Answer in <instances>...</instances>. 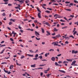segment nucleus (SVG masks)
<instances>
[{
	"label": "nucleus",
	"instance_id": "obj_1",
	"mask_svg": "<svg viewBox=\"0 0 78 78\" xmlns=\"http://www.w3.org/2000/svg\"><path fill=\"white\" fill-rule=\"evenodd\" d=\"M75 63H76V61L74 60L71 64V66H77L78 65L75 64Z\"/></svg>",
	"mask_w": 78,
	"mask_h": 78
},
{
	"label": "nucleus",
	"instance_id": "obj_2",
	"mask_svg": "<svg viewBox=\"0 0 78 78\" xmlns=\"http://www.w3.org/2000/svg\"><path fill=\"white\" fill-rule=\"evenodd\" d=\"M58 41H56V42H53L51 44L52 45H53L54 44V46H57V45H58Z\"/></svg>",
	"mask_w": 78,
	"mask_h": 78
},
{
	"label": "nucleus",
	"instance_id": "obj_3",
	"mask_svg": "<svg viewBox=\"0 0 78 78\" xmlns=\"http://www.w3.org/2000/svg\"><path fill=\"white\" fill-rule=\"evenodd\" d=\"M35 34L36 36H37V35L39 36V35H40V34H39V33L38 32L36 31H35Z\"/></svg>",
	"mask_w": 78,
	"mask_h": 78
},
{
	"label": "nucleus",
	"instance_id": "obj_4",
	"mask_svg": "<svg viewBox=\"0 0 78 78\" xmlns=\"http://www.w3.org/2000/svg\"><path fill=\"white\" fill-rule=\"evenodd\" d=\"M55 65L56 66H60V67H61V66H62V65H59L58 64L57 62H55Z\"/></svg>",
	"mask_w": 78,
	"mask_h": 78
},
{
	"label": "nucleus",
	"instance_id": "obj_5",
	"mask_svg": "<svg viewBox=\"0 0 78 78\" xmlns=\"http://www.w3.org/2000/svg\"><path fill=\"white\" fill-rule=\"evenodd\" d=\"M27 56H28L29 57H33V56H34V55H31L29 54H27Z\"/></svg>",
	"mask_w": 78,
	"mask_h": 78
},
{
	"label": "nucleus",
	"instance_id": "obj_6",
	"mask_svg": "<svg viewBox=\"0 0 78 78\" xmlns=\"http://www.w3.org/2000/svg\"><path fill=\"white\" fill-rule=\"evenodd\" d=\"M51 60L52 61H55V58L54 57H53L51 58Z\"/></svg>",
	"mask_w": 78,
	"mask_h": 78
},
{
	"label": "nucleus",
	"instance_id": "obj_7",
	"mask_svg": "<svg viewBox=\"0 0 78 78\" xmlns=\"http://www.w3.org/2000/svg\"><path fill=\"white\" fill-rule=\"evenodd\" d=\"M50 68H48V69H47V70H44V73H47V72H48V71H49V70H50Z\"/></svg>",
	"mask_w": 78,
	"mask_h": 78
},
{
	"label": "nucleus",
	"instance_id": "obj_8",
	"mask_svg": "<svg viewBox=\"0 0 78 78\" xmlns=\"http://www.w3.org/2000/svg\"><path fill=\"white\" fill-rule=\"evenodd\" d=\"M37 16L39 18H41V13L40 12L38 13Z\"/></svg>",
	"mask_w": 78,
	"mask_h": 78
},
{
	"label": "nucleus",
	"instance_id": "obj_9",
	"mask_svg": "<svg viewBox=\"0 0 78 78\" xmlns=\"http://www.w3.org/2000/svg\"><path fill=\"white\" fill-rule=\"evenodd\" d=\"M46 32L47 33H48V34H46V36H48L50 35V33L49 32H48V31H47Z\"/></svg>",
	"mask_w": 78,
	"mask_h": 78
},
{
	"label": "nucleus",
	"instance_id": "obj_10",
	"mask_svg": "<svg viewBox=\"0 0 78 78\" xmlns=\"http://www.w3.org/2000/svg\"><path fill=\"white\" fill-rule=\"evenodd\" d=\"M53 31L55 32H57L58 31V29H56V28H54V29H53Z\"/></svg>",
	"mask_w": 78,
	"mask_h": 78
},
{
	"label": "nucleus",
	"instance_id": "obj_11",
	"mask_svg": "<svg viewBox=\"0 0 78 78\" xmlns=\"http://www.w3.org/2000/svg\"><path fill=\"white\" fill-rule=\"evenodd\" d=\"M58 71H59V72H62V73H66V72L65 71L63 70H58Z\"/></svg>",
	"mask_w": 78,
	"mask_h": 78
},
{
	"label": "nucleus",
	"instance_id": "obj_12",
	"mask_svg": "<svg viewBox=\"0 0 78 78\" xmlns=\"http://www.w3.org/2000/svg\"><path fill=\"white\" fill-rule=\"evenodd\" d=\"M59 16V15H58L57 14H55L54 16V17H55V19H57V17H56V16Z\"/></svg>",
	"mask_w": 78,
	"mask_h": 78
},
{
	"label": "nucleus",
	"instance_id": "obj_13",
	"mask_svg": "<svg viewBox=\"0 0 78 78\" xmlns=\"http://www.w3.org/2000/svg\"><path fill=\"white\" fill-rule=\"evenodd\" d=\"M46 25H47L48 26V27H50V24L48 23V22H46Z\"/></svg>",
	"mask_w": 78,
	"mask_h": 78
},
{
	"label": "nucleus",
	"instance_id": "obj_14",
	"mask_svg": "<svg viewBox=\"0 0 78 78\" xmlns=\"http://www.w3.org/2000/svg\"><path fill=\"white\" fill-rule=\"evenodd\" d=\"M50 53H46L45 55V57H47L48 56V55H49V54Z\"/></svg>",
	"mask_w": 78,
	"mask_h": 78
},
{
	"label": "nucleus",
	"instance_id": "obj_15",
	"mask_svg": "<svg viewBox=\"0 0 78 78\" xmlns=\"http://www.w3.org/2000/svg\"><path fill=\"white\" fill-rule=\"evenodd\" d=\"M31 67H36V64H34L31 65Z\"/></svg>",
	"mask_w": 78,
	"mask_h": 78
},
{
	"label": "nucleus",
	"instance_id": "obj_16",
	"mask_svg": "<svg viewBox=\"0 0 78 78\" xmlns=\"http://www.w3.org/2000/svg\"><path fill=\"white\" fill-rule=\"evenodd\" d=\"M66 60L69 62H72V60L71 59H66Z\"/></svg>",
	"mask_w": 78,
	"mask_h": 78
},
{
	"label": "nucleus",
	"instance_id": "obj_17",
	"mask_svg": "<svg viewBox=\"0 0 78 78\" xmlns=\"http://www.w3.org/2000/svg\"><path fill=\"white\" fill-rule=\"evenodd\" d=\"M13 67H14V66H13L12 65L11 66L9 67V69H12L13 68Z\"/></svg>",
	"mask_w": 78,
	"mask_h": 78
},
{
	"label": "nucleus",
	"instance_id": "obj_18",
	"mask_svg": "<svg viewBox=\"0 0 78 78\" xmlns=\"http://www.w3.org/2000/svg\"><path fill=\"white\" fill-rule=\"evenodd\" d=\"M56 37H61V36L60 35V34H58L57 35H56Z\"/></svg>",
	"mask_w": 78,
	"mask_h": 78
},
{
	"label": "nucleus",
	"instance_id": "obj_19",
	"mask_svg": "<svg viewBox=\"0 0 78 78\" xmlns=\"http://www.w3.org/2000/svg\"><path fill=\"white\" fill-rule=\"evenodd\" d=\"M30 2V0H27L25 1L26 3H29Z\"/></svg>",
	"mask_w": 78,
	"mask_h": 78
},
{
	"label": "nucleus",
	"instance_id": "obj_20",
	"mask_svg": "<svg viewBox=\"0 0 78 78\" xmlns=\"http://www.w3.org/2000/svg\"><path fill=\"white\" fill-rule=\"evenodd\" d=\"M19 2L20 3H24V2H23V1L22 0H20L19 1Z\"/></svg>",
	"mask_w": 78,
	"mask_h": 78
},
{
	"label": "nucleus",
	"instance_id": "obj_21",
	"mask_svg": "<svg viewBox=\"0 0 78 78\" xmlns=\"http://www.w3.org/2000/svg\"><path fill=\"white\" fill-rule=\"evenodd\" d=\"M5 50V49H4L1 52V54H2V53H3V52H4V51Z\"/></svg>",
	"mask_w": 78,
	"mask_h": 78
},
{
	"label": "nucleus",
	"instance_id": "obj_22",
	"mask_svg": "<svg viewBox=\"0 0 78 78\" xmlns=\"http://www.w3.org/2000/svg\"><path fill=\"white\" fill-rule=\"evenodd\" d=\"M51 74H48L46 75V76H47V77H48L49 76H50V75H51Z\"/></svg>",
	"mask_w": 78,
	"mask_h": 78
},
{
	"label": "nucleus",
	"instance_id": "obj_23",
	"mask_svg": "<svg viewBox=\"0 0 78 78\" xmlns=\"http://www.w3.org/2000/svg\"><path fill=\"white\" fill-rule=\"evenodd\" d=\"M51 3H53V2H56V1L55 0H51Z\"/></svg>",
	"mask_w": 78,
	"mask_h": 78
},
{
	"label": "nucleus",
	"instance_id": "obj_24",
	"mask_svg": "<svg viewBox=\"0 0 78 78\" xmlns=\"http://www.w3.org/2000/svg\"><path fill=\"white\" fill-rule=\"evenodd\" d=\"M41 31H42V32L43 33H44V30L42 28H41Z\"/></svg>",
	"mask_w": 78,
	"mask_h": 78
},
{
	"label": "nucleus",
	"instance_id": "obj_25",
	"mask_svg": "<svg viewBox=\"0 0 78 78\" xmlns=\"http://www.w3.org/2000/svg\"><path fill=\"white\" fill-rule=\"evenodd\" d=\"M12 24V22L10 21L9 23V25H11Z\"/></svg>",
	"mask_w": 78,
	"mask_h": 78
},
{
	"label": "nucleus",
	"instance_id": "obj_26",
	"mask_svg": "<svg viewBox=\"0 0 78 78\" xmlns=\"http://www.w3.org/2000/svg\"><path fill=\"white\" fill-rule=\"evenodd\" d=\"M39 56V55H38V54H37L35 56V58H37V57H38Z\"/></svg>",
	"mask_w": 78,
	"mask_h": 78
},
{
	"label": "nucleus",
	"instance_id": "obj_27",
	"mask_svg": "<svg viewBox=\"0 0 78 78\" xmlns=\"http://www.w3.org/2000/svg\"><path fill=\"white\" fill-rule=\"evenodd\" d=\"M45 12H47V13H50V12L48 10H46L45 11Z\"/></svg>",
	"mask_w": 78,
	"mask_h": 78
},
{
	"label": "nucleus",
	"instance_id": "obj_28",
	"mask_svg": "<svg viewBox=\"0 0 78 78\" xmlns=\"http://www.w3.org/2000/svg\"><path fill=\"white\" fill-rule=\"evenodd\" d=\"M36 40H37V41H39V40H41V38H38L37 37H36Z\"/></svg>",
	"mask_w": 78,
	"mask_h": 78
},
{
	"label": "nucleus",
	"instance_id": "obj_29",
	"mask_svg": "<svg viewBox=\"0 0 78 78\" xmlns=\"http://www.w3.org/2000/svg\"><path fill=\"white\" fill-rule=\"evenodd\" d=\"M39 58H40V59H42V55H40L39 56Z\"/></svg>",
	"mask_w": 78,
	"mask_h": 78
},
{
	"label": "nucleus",
	"instance_id": "obj_30",
	"mask_svg": "<svg viewBox=\"0 0 78 78\" xmlns=\"http://www.w3.org/2000/svg\"><path fill=\"white\" fill-rule=\"evenodd\" d=\"M67 28V26H65V27H62V29H64L65 28Z\"/></svg>",
	"mask_w": 78,
	"mask_h": 78
},
{
	"label": "nucleus",
	"instance_id": "obj_31",
	"mask_svg": "<svg viewBox=\"0 0 78 78\" xmlns=\"http://www.w3.org/2000/svg\"><path fill=\"white\" fill-rule=\"evenodd\" d=\"M1 64H6V62H2L1 63Z\"/></svg>",
	"mask_w": 78,
	"mask_h": 78
},
{
	"label": "nucleus",
	"instance_id": "obj_32",
	"mask_svg": "<svg viewBox=\"0 0 78 78\" xmlns=\"http://www.w3.org/2000/svg\"><path fill=\"white\" fill-rule=\"evenodd\" d=\"M34 22H35V23H37V24L39 23L37 22V20H35V21H34Z\"/></svg>",
	"mask_w": 78,
	"mask_h": 78
},
{
	"label": "nucleus",
	"instance_id": "obj_33",
	"mask_svg": "<svg viewBox=\"0 0 78 78\" xmlns=\"http://www.w3.org/2000/svg\"><path fill=\"white\" fill-rule=\"evenodd\" d=\"M64 19L66 20H67V21L68 22H69V20H67V19L65 17H64Z\"/></svg>",
	"mask_w": 78,
	"mask_h": 78
},
{
	"label": "nucleus",
	"instance_id": "obj_34",
	"mask_svg": "<svg viewBox=\"0 0 78 78\" xmlns=\"http://www.w3.org/2000/svg\"><path fill=\"white\" fill-rule=\"evenodd\" d=\"M69 37H72V38H73V39H74V37H73V36H72V35H70L69 36Z\"/></svg>",
	"mask_w": 78,
	"mask_h": 78
},
{
	"label": "nucleus",
	"instance_id": "obj_35",
	"mask_svg": "<svg viewBox=\"0 0 78 78\" xmlns=\"http://www.w3.org/2000/svg\"><path fill=\"white\" fill-rule=\"evenodd\" d=\"M25 58V56L23 55H22V57L20 58L21 59H23V58Z\"/></svg>",
	"mask_w": 78,
	"mask_h": 78
},
{
	"label": "nucleus",
	"instance_id": "obj_36",
	"mask_svg": "<svg viewBox=\"0 0 78 78\" xmlns=\"http://www.w3.org/2000/svg\"><path fill=\"white\" fill-rule=\"evenodd\" d=\"M72 54H74V53H75V50H73L72 51Z\"/></svg>",
	"mask_w": 78,
	"mask_h": 78
},
{
	"label": "nucleus",
	"instance_id": "obj_37",
	"mask_svg": "<svg viewBox=\"0 0 78 78\" xmlns=\"http://www.w3.org/2000/svg\"><path fill=\"white\" fill-rule=\"evenodd\" d=\"M74 3H78V2L75 0L74 1Z\"/></svg>",
	"mask_w": 78,
	"mask_h": 78
},
{
	"label": "nucleus",
	"instance_id": "obj_38",
	"mask_svg": "<svg viewBox=\"0 0 78 78\" xmlns=\"http://www.w3.org/2000/svg\"><path fill=\"white\" fill-rule=\"evenodd\" d=\"M76 33H77V32L76 31H75L74 33L73 34V35H75L76 34Z\"/></svg>",
	"mask_w": 78,
	"mask_h": 78
},
{
	"label": "nucleus",
	"instance_id": "obj_39",
	"mask_svg": "<svg viewBox=\"0 0 78 78\" xmlns=\"http://www.w3.org/2000/svg\"><path fill=\"white\" fill-rule=\"evenodd\" d=\"M60 22H65V20H64L62 19L60 20Z\"/></svg>",
	"mask_w": 78,
	"mask_h": 78
},
{
	"label": "nucleus",
	"instance_id": "obj_40",
	"mask_svg": "<svg viewBox=\"0 0 78 78\" xmlns=\"http://www.w3.org/2000/svg\"><path fill=\"white\" fill-rule=\"evenodd\" d=\"M49 51H54V49H51L49 50Z\"/></svg>",
	"mask_w": 78,
	"mask_h": 78
},
{
	"label": "nucleus",
	"instance_id": "obj_41",
	"mask_svg": "<svg viewBox=\"0 0 78 78\" xmlns=\"http://www.w3.org/2000/svg\"><path fill=\"white\" fill-rule=\"evenodd\" d=\"M69 17H72L73 18V17H74V15H70V16Z\"/></svg>",
	"mask_w": 78,
	"mask_h": 78
},
{
	"label": "nucleus",
	"instance_id": "obj_42",
	"mask_svg": "<svg viewBox=\"0 0 78 78\" xmlns=\"http://www.w3.org/2000/svg\"><path fill=\"white\" fill-rule=\"evenodd\" d=\"M70 3V2H67L66 1L65 2V3H66V4H69V3Z\"/></svg>",
	"mask_w": 78,
	"mask_h": 78
},
{
	"label": "nucleus",
	"instance_id": "obj_43",
	"mask_svg": "<svg viewBox=\"0 0 78 78\" xmlns=\"http://www.w3.org/2000/svg\"><path fill=\"white\" fill-rule=\"evenodd\" d=\"M66 11H71V10L69 9H66Z\"/></svg>",
	"mask_w": 78,
	"mask_h": 78
},
{
	"label": "nucleus",
	"instance_id": "obj_44",
	"mask_svg": "<svg viewBox=\"0 0 78 78\" xmlns=\"http://www.w3.org/2000/svg\"><path fill=\"white\" fill-rule=\"evenodd\" d=\"M10 40L11 41H14V40L12 38H10Z\"/></svg>",
	"mask_w": 78,
	"mask_h": 78
},
{
	"label": "nucleus",
	"instance_id": "obj_45",
	"mask_svg": "<svg viewBox=\"0 0 78 78\" xmlns=\"http://www.w3.org/2000/svg\"><path fill=\"white\" fill-rule=\"evenodd\" d=\"M65 44H69V42L68 41H66L65 42Z\"/></svg>",
	"mask_w": 78,
	"mask_h": 78
},
{
	"label": "nucleus",
	"instance_id": "obj_46",
	"mask_svg": "<svg viewBox=\"0 0 78 78\" xmlns=\"http://www.w3.org/2000/svg\"><path fill=\"white\" fill-rule=\"evenodd\" d=\"M6 46V45H5V44H4V45H1L0 46V47H4Z\"/></svg>",
	"mask_w": 78,
	"mask_h": 78
},
{
	"label": "nucleus",
	"instance_id": "obj_47",
	"mask_svg": "<svg viewBox=\"0 0 78 78\" xmlns=\"http://www.w3.org/2000/svg\"><path fill=\"white\" fill-rule=\"evenodd\" d=\"M8 5L9 6H12V4H11L9 3L8 4Z\"/></svg>",
	"mask_w": 78,
	"mask_h": 78
},
{
	"label": "nucleus",
	"instance_id": "obj_48",
	"mask_svg": "<svg viewBox=\"0 0 78 78\" xmlns=\"http://www.w3.org/2000/svg\"><path fill=\"white\" fill-rule=\"evenodd\" d=\"M20 32H21L22 33H23V30H20Z\"/></svg>",
	"mask_w": 78,
	"mask_h": 78
},
{
	"label": "nucleus",
	"instance_id": "obj_49",
	"mask_svg": "<svg viewBox=\"0 0 78 78\" xmlns=\"http://www.w3.org/2000/svg\"><path fill=\"white\" fill-rule=\"evenodd\" d=\"M69 5L71 6H73V3H70L69 4Z\"/></svg>",
	"mask_w": 78,
	"mask_h": 78
},
{
	"label": "nucleus",
	"instance_id": "obj_50",
	"mask_svg": "<svg viewBox=\"0 0 78 78\" xmlns=\"http://www.w3.org/2000/svg\"><path fill=\"white\" fill-rule=\"evenodd\" d=\"M29 51H30V52H31V53H34V51H33L32 50H30Z\"/></svg>",
	"mask_w": 78,
	"mask_h": 78
},
{
	"label": "nucleus",
	"instance_id": "obj_51",
	"mask_svg": "<svg viewBox=\"0 0 78 78\" xmlns=\"http://www.w3.org/2000/svg\"><path fill=\"white\" fill-rule=\"evenodd\" d=\"M47 9H48L49 10H50V11H51V10H52V9L51 8H47Z\"/></svg>",
	"mask_w": 78,
	"mask_h": 78
},
{
	"label": "nucleus",
	"instance_id": "obj_52",
	"mask_svg": "<svg viewBox=\"0 0 78 78\" xmlns=\"http://www.w3.org/2000/svg\"><path fill=\"white\" fill-rule=\"evenodd\" d=\"M41 6L43 8L45 9L46 8H45L44 6H43V5H42V4H41Z\"/></svg>",
	"mask_w": 78,
	"mask_h": 78
},
{
	"label": "nucleus",
	"instance_id": "obj_53",
	"mask_svg": "<svg viewBox=\"0 0 78 78\" xmlns=\"http://www.w3.org/2000/svg\"><path fill=\"white\" fill-rule=\"evenodd\" d=\"M2 16H6V14H5V13H3V14H2Z\"/></svg>",
	"mask_w": 78,
	"mask_h": 78
},
{
	"label": "nucleus",
	"instance_id": "obj_54",
	"mask_svg": "<svg viewBox=\"0 0 78 78\" xmlns=\"http://www.w3.org/2000/svg\"><path fill=\"white\" fill-rule=\"evenodd\" d=\"M45 66V64H44V65H40L39 66Z\"/></svg>",
	"mask_w": 78,
	"mask_h": 78
},
{
	"label": "nucleus",
	"instance_id": "obj_55",
	"mask_svg": "<svg viewBox=\"0 0 78 78\" xmlns=\"http://www.w3.org/2000/svg\"><path fill=\"white\" fill-rule=\"evenodd\" d=\"M75 54H76V53H78V51H74Z\"/></svg>",
	"mask_w": 78,
	"mask_h": 78
},
{
	"label": "nucleus",
	"instance_id": "obj_56",
	"mask_svg": "<svg viewBox=\"0 0 78 78\" xmlns=\"http://www.w3.org/2000/svg\"><path fill=\"white\" fill-rule=\"evenodd\" d=\"M4 2H8V0H3Z\"/></svg>",
	"mask_w": 78,
	"mask_h": 78
},
{
	"label": "nucleus",
	"instance_id": "obj_57",
	"mask_svg": "<svg viewBox=\"0 0 78 78\" xmlns=\"http://www.w3.org/2000/svg\"><path fill=\"white\" fill-rule=\"evenodd\" d=\"M76 30V28H74V30H73V32H74V31H75Z\"/></svg>",
	"mask_w": 78,
	"mask_h": 78
},
{
	"label": "nucleus",
	"instance_id": "obj_58",
	"mask_svg": "<svg viewBox=\"0 0 78 78\" xmlns=\"http://www.w3.org/2000/svg\"><path fill=\"white\" fill-rule=\"evenodd\" d=\"M42 45H44V44H45V42H42Z\"/></svg>",
	"mask_w": 78,
	"mask_h": 78
},
{
	"label": "nucleus",
	"instance_id": "obj_59",
	"mask_svg": "<svg viewBox=\"0 0 78 78\" xmlns=\"http://www.w3.org/2000/svg\"><path fill=\"white\" fill-rule=\"evenodd\" d=\"M33 59L34 60H37V58H33Z\"/></svg>",
	"mask_w": 78,
	"mask_h": 78
},
{
	"label": "nucleus",
	"instance_id": "obj_60",
	"mask_svg": "<svg viewBox=\"0 0 78 78\" xmlns=\"http://www.w3.org/2000/svg\"><path fill=\"white\" fill-rule=\"evenodd\" d=\"M57 56H61V54H58Z\"/></svg>",
	"mask_w": 78,
	"mask_h": 78
},
{
	"label": "nucleus",
	"instance_id": "obj_61",
	"mask_svg": "<svg viewBox=\"0 0 78 78\" xmlns=\"http://www.w3.org/2000/svg\"><path fill=\"white\" fill-rule=\"evenodd\" d=\"M58 23V22H54V23H53V24H54V25H55V24H57V23Z\"/></svg>",
	"mask_w": 78,
	"mask_h": 78
},
{
	"label": "nucleus",
	"instance_id": "obj_62",
	"mask_svg": "<svg viewBox=\"0 0 78 78\" xmlns=\"http://www.w3.org/2000/svg\"><path fill=\"white\" fill-rule=\"evenodd\" d=\"M32 25L33 27H34L35 26V24H34L33 23L32 24Z\"/></svg>",
	"mask_w": 78,
	"mask_h": 78
},
{
	"label": "nucleus",
	"instance_id": "obj_63",
	"mask_svg": "<svg viewBox=\"0 0 78 78\" xmlns=\"http://www.w3.org/2000/svg\"><path fill=\"white\" fill-rule=\"evenodd\" d=\"M58 62V64H60L61 63H62V62L60 61Z\"/></svg>",
	"mask_w": 78,
	"mask_h": 78
},
{
	"label": "nucleus",
	"instance_id": "obj_64",
	"mask_svg": "<svg viewBox=\"0 0 78 78\" xmlns=\"http://www.w3.org/2000/svg\"><path fill=\"white\" fill-rule=\"evenodd\" d=\"M18 28H19L20 29V30H21V28H22V27H20V26H19L18 27Z\"/></svg>",
	"mask_w": 78,
	"mask_h": 78
}]
</instances>
